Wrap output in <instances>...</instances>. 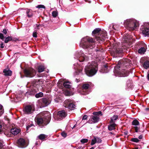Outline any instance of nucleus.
<instances>
[{
    "label": "nucleus",
    "mask_w": 149,
    "mask_h": 149,
    "mask_svg": "<svg viewBox=\"0 0 149 149\" xmlns=\"http://www.w3.org/2000/svg\"><path fill=\"white\" fill-rule=\"evenodd\" d=\"M89 86V85L88 84H84L82 86L83 91H84L85 90L88 89Z\"/></svg>",
    "instance_id": "31"
},
{
    "label": "nucleus",
    "mask_w": 149,
    "mask_h": 149,
    "mask_svg": "<svg viewBox=\"0 0 149 149\" xmlns=\"http://www.w3.org/2000/svg\"><path fill=\"white\" fill-rule=\"evenodd\" d=\"M65 107L70 109H73L75 107V105L73 103L72 100L70 99H67L64 102Z\"/></svg>",
    "instance_id": "11"
},
{
    "label": "nucleus",
    "mask_w": 149,
    "mask_h": 149,
    "mask_svg": "<svg viewBox=\"0 0 149 149\" xmlns=\"http://www.w3.org/2000/svg\"><path fill=\"white\" fill-rule=\"evenodd\" d=\"M96 143V140L95 138V137H94V138L92 139L91 142V145H93L95 144Z\"/></svg>",
    "instance_id": "40"
},
{
    "label": "nucleus",
    "mask_w": 149,
    "mask_h": 149,
    "mask_svg": "<svg viewBox=\"0 0 149 149\" xmlns=\"http://www.w3.org/2000/svg\"><path fill=\"white\" fill-rule=\"evenodd\" d=\"M147 24H148V25H149V24H148V23H147V24H146V25H145V26H147ZM148 26V27H149V26Z\"/></svg>",
    "instance_id": "59"
},
{
    "label": "nucleus",
    "mask_w": 149,
    "mask_h": 149,
    "mask_svg": "<svg viewBox=\"0 0 149 149\" xmlns=\"http://www.w3.org/2000/svg\"><path fill=\"white\" fill-rule=\"evenodd\" d=\"M66 115L67 114L65 111L64 110H62L58 111L56 116H54V117L55 119L60 120L65 118Z\"/></svg>",
    "instance_id": "13"
},
{
    "label": "nucleus",
    "mask_w": 149,
    "mask_h": 149,
    "mask_svg": "<svg viewBox=\"0 0 149 149\" xmlns=\"http://www.w3.org/2000/svg\"><path fill=\"white\" fill-rule=\"evenodd\" d=\"M124 24L130 31L136 29L139 26V22L134 19H127L125 21Z\"/></svg>",
    "instance_id": "5"
},
{
    "label": "nucleus",
    "mask_w": 149,
    "mask_h": 149,
    "mask_svg": "<svg viewBox=\"0 0 149 149\" xmlns=\"http://www.w3.org/2000/svg\"><path fill=\"white\" fill-rule=\"evenodd\" d=\"M50 100L48 99L42 98L38 101L37 105L41 108L47 106L50 104Z\"/></svg>",
    "instance_id": "10"
},
{
    "label": "nucleus",
    "mask_w": 149,
    "mask_h": 149,
    "mask_svg": "<svg viewBox=\"0 0 149 149\" xmlns=\"http://www.w3.org/2000/svg\"><path fill=\"white\" fill-rule=\"evenodd\" d=\"M148 79L149 80V74H148L147 76Z\"/></svg>",
    "instance_id": "56"
},
{
    "label": "nucleus",
    "mask_w": 149,
    "mask_h": 149,
    "mask_svg": "<svg viewBox=\"0 0 149 149\" xmlns=\"http://www.w3.org/2000/svg\"><path fill=\"white\" fill-rule=\"evenodd\" d=\"M114 50L115 51H114V54L115 55L117 54L120 53L123 51L122 49H119L118 48Z\"/></svg>",
    "instance_id": "29"
},
{
    "label": "nucleus",
    "mask_w": 149,
    "mask_h": 149,
    "mask_svg": "<svg viewBox=\"0 0 149 149\" xmlns=\"http://www.w3.org/2000/svg\"><path fill=\"white\" fill-rule=\"evenodd\" d=\"M58 15V12L56 11H54L52 12V15L54 17H56Z\"/></svg>",
    "instance_id": "39"
},
{
    "label": "nucleus",
    "mask_w": 149,
    "mask_h": 149,
    "mask_svg": "<svg viewBox=\"0 0 149 149\" xmlns=\"http://www.w3.org/2000/svg\"><path fill=\"white\" fill-rule=\"evenodd\" d=\"M143 34L145 36L149 35V27L148 26H144L143 28L142 29Z\"/></svg>",
    "instance_id": "18"
},
{
    "label": "nucleus",
    "mask_w": 149,
    "mask_h": 149,
    "mask_svg": "<svg viewBox=\"0 0 149 149\" xmlns=\"http://www.w3.org/2000/svg\"><path fill=\"white\" fill-rule=\"evenodd\" d=\"M132 124L135 126L133 127V128L134 129L135 132H138V130L139 129V127L138 126L139 125V121L136 120H134L132 121Z\"/></svg>",
    "instance_id": "17"
},
{
    "label": "nucleus",
    "mask_w": 149,
    "mask_h": 149,
    "mask_svg": "<svg viewBox=\"0 0 149 149\" xmlns=\"http://www.w3.org/2000/svg\"><path fill=\"white\" fill-rule=\"evenodd\" d=\"M87 118V116L86 115H84L83 117L82 120H86Z\"/></svg>",
    "instance_id": "51"
},
{
    "label": "nucleus",
    "mask_w": 149,
    "mask_h": 149,
    "mask_svg": "<svg viewBox=\"0 0 149 149\" xmlns=\"http://www.w3.org/2000/svg\"><path fill=\"white\" fill-rule=\"evenodd\" d=\"M96 52H98V51H101V50H100V49H96Z\"/></svg>",
    "instance_id": "55"
},
{
    "label": "nucleus",
    "mask_w": 149,
    "mask_h": 149,
    "mask_svg": "<svg viewBox=\"0 0 149 149\" xmlns=\"http://www.w3.org/2000/svg\"><path fill=\"white\" fill-rule=\"evenodd\" d=\"M121 63L120 61H119L118 64L117 66L115 68L114 70V75L116 76L119 77H125L127 76L129 74V72L127 71L123 70L121 72L119 71V69L118 68H120V64Z\"/></svg>",
    "instance_id": "6"
},
{
    "label": "nucleus",
    "mask_w": 149,
    "mask_h": 149,
    "mask_svg": "<svg viewBox=\"0 0 149 149\" xmlns=\"http://www.w3.org/2000/svg\"><path fill=\"white\" fill-rule=\"evenodd\" d=\"M42 27V26L41 25L36 24L35 27V29L36 30H39Z\"/></svg>",
    "instance_id": "44"
},
{
    "label": "nucleus",
    "mask_w": 149,
    "mask_h": 149,
    "mask_svg": "<svg viewBox=\"0 0 149 149\" xmlns=\"http://www.w3.org/2000/svg\"><path fill=\"white\" fill-rule=\"evenodd\" d=\"M116 124L115 123H113L109 125L108 127V129L109 130H112L115 129Z\"/></svg>",
    "instance_id": "26"
},
{
    "label": "nucleus",
    "mask_w": 149,
    "mask_h": 149,
    "mask_svg": "<svg viewBox=\"0 0 149 149\" xmlns=\"http://www.w3.org/2000/svg\"><path fill=\"white\" fill-rule=\"evenodd\" d=\"M20 97V96H18L17 95H15V97H14V95H13L11 96L12 98H13L14 101L16 102L21 100Z\"/></svg>",
    "instance_id": "24"
},
{
    "label": "nucleus",
    "mask_w": 149,
    "mask_h": 149,
    "mask_svg": "<svg viewBox=\"0 0 149 149\" xmlns=\"http://www.w3.org/2000/svg\"><path fill=\"white\" fill-rule=\"evenodd\" d=\"M131 141L132 142L136 143L138 142L139 141V140L138 139L136 138H132L131 139Z\"/></svg>",
    "instance_id": "45"
},
{
    "label": "nucleus",
    "mask_w": 149,
    "mask_h": 149,
    "mask_svg": "<svg viewBox=\"0 0 149 149\" xmlns=\"http://www.w3.org/2000/svg\"><path fill=\"white\" fill-rule=\"evenodd\" d=\"M134 149H138V148H137L136 147V148H134Z\"/></svg>",
    "instance_id": "63"
},
{
    "label": "nucleus",
    "mask_w": 149,
    "mask_h": 149,
    "mask_svg": "<svg viewBox=\"0 0 149 149\" xmlns=\"http://www.w3.org/2000/svg\"><path fill=\"white\" fill-rule=\"evenodd\" d=\"M74 68L76 70V73L77 74H79L82 71V69H81L80 67L79 68H76L74 67Z\"/></svg>",
    "instance_id": "28"
},
{
    "label": "nucleus",
    "mask_w": 149,
    "mask_h": 149,
    "mask_svg": "<svg viewBox=\"0 0 149 149\" xmlns=\"http://www.w3.org/2000/svg\"><path fill=\"white\" fill-rule=\"evenodd\" d=\"M4 113V110L3 106L0 104V117Z\"/></svg>",
    "instance_id": "35"
},
{
    "label": "nucleus",
    "mask_w": 149,
    "mask_h": 149,
    "mask_svg": "<svg viewBox=\"0 0 149 149\" xmlns=\"http://www.w3.org/2000/svg\"><path fill=\"white\" fill-rule=\"evenodd\" d=\"M132 37L130 35L127 34H125L123 39V46H126V47H128L127 46L130 45L132 43Z\"/></svg>",
    "instance_id": "8"
},
{
    "label": "nucleus",
    "mask_w": 149,
    "mask_h": 149,
    "mask_svg": "<svg viewBox=\"0 0 149 149\" xmlns=\"http://www.w3.org/2000/svg\"><path fill=\"white\" fill-rule=\"evenodd\" d=\"M143 136L142 135H140L139 136V139H142Z\"/></svg>",
    "instance_id": "54"
},
{
    "label": "nucleus",
    "mask_w": 149,
    "mask_h": 149,
    "mask_svg": "<svg viewBox=\"0 0 149 149\" xmlns=\"http://www.w3.org/2000/svg\"><path fill=\"white\" fill-rule=\"evenodd\" d=\"M17 144L19 147L24 148L26 147L27 145V143L25 140L22 138L19 139L17 142Z\"/></svg>",
    "instance_id": "14"
},
{
    "label": "nucleus",
    "mask_w": 149,
    "mask_h": 149,
    "mask_svg": "<svg viewBox=\"0 0 149 149\" xmlns=\"http://www.w3.org/2000/svg\"><path fill=\"white\" fill-rule=\"evenodd\" d=\"M95 138L96 140V143H100L102 142V140L101 139L97 137H95Z\"/></svg>",
    "instance_id": "41"
},
{
    "label": "nucleus",
    "mask_w": 149,
    "mask_h": 149,
    "mask_svg": "<svg viewBox=\"0 0 149 149\" xmlns=\"http://www.w3.org/2000/svg\"><path fill=\"white\" fill-rule=\"evenodd\" d=\"M97 64L96 62L88 63L85 68L86 74L90 77L94 75L97 71Z\"/></svg>",
    "instance_id": "3"
},
{
    "label": "nucleus",
    "mask_w": 149,
    "mask_h": 149,
    "mask_svg": "<svg viewBox=\"0 0 149 149\" xmlns=\"http://www.w3.org/2000/svg\"><path fill=\"white\" fill-rule=\"evenodd\" d=\"M43 96V93L42 92H40L36 94L35 96L36 98H39L40 97H42Z\"/></svg>",
    "instance_id": "38"
},
{
    "label": "nucleus",
    "mask_w": 149,
    "mask_h": 149,
    "mask_svg": "<svg viewBox=\"0 0 149 149\" xmlns=\"http://www.w3.org/2000/svg\"><path fill=\"white\" fill-rule=\"evenodd\" d=\"M118 116L117 115L114 116L111 118V123H113L114 121L118 119Z\"/></svg>",
    "instance_id": "36"
},
{
    "label": "nucleus",
    "mask_w": 149,
    "mask_h": 149,
    "mask_svg": "<svg viewBox=\"0 0 149 149\" xmlns=\"http://www.w3.org/2000/svg\"><path fill=\"white\" fill-rule=\"evenodd\" d=\"M26 125L27 131H28V129L29 128L33 126V124L32 122L31 121H28L26 123Z\"/></svg>",
    "instance_id": "23"
},
{
    "label": "nucleus",
    "mask_w": 149,
    "mask_h": 149,
    "mask_svg": "<svg viewBox=\"0 0 149 149\" xmlns=\"http://www.w3.org/2000/svg\"><path fill=\"white\" fill-rule=\"evenodd\" d=\"M88 140L87 139H82L80 141L83 143H86L88 142Z\"/></svg>",
    "instance_id": "43"
},
{
    "label": "nucleus",
    "mask_w": 149,
    "mask_h": 149,
    "mask_svg": "<svg viewBox=\"0 0 149 149\" xmlns=\"http://www.w3.org/2000/svg\"><path fill=\"white\" fill-rule=\"evenodd\" d=\"M0 47L1 48H3L4 47V45L2 42L0 44Z\"/></svg>",
    "instance_id": "53"
},
{
    "label": "nucleus",
    "mask_w": 149,
    "mask_h": 149,
    "mask_svg": "<svg viewBox=\"0 0 149 149\" xmlns=\"http://www.w3.org/2000/svg\"><path fill=\"white\" fill-rule=\"evenodd\" d=\"M95 41L92 38L86 36L82 39L80 46L84 49H92L95 46Z\"/></svg>",
    "instance_id": "4"
},
{
    "label": "nucleus",
    "mask_w": 149,
    "mask_h": 149,
    "mask_svg": "<svg viewBox=\"0 0 149 149\" xmlns=\"http://www.w3.org/2000/svg\"><path fill=\"white\" fill-rule=\"evenodd\" d=\"M34 111V109L33 106L27 105L25 106L23 109V112L26 114H29L32 113Z\"/></svg>",
    "instance_id": "12"
},
{
    "label": "nucleus",
    "mask_w": 149,
    "mask_h": 149,
    "mask_svg": "<svg viewBox=\"0 0 149 149\" xmlns=\"http://www.w3.org/2000/svg\"><path fill=\"white\" fill-rule=\"evenodd\" d=\"M79 81V79H76V81L77 82H78Z\"/></svg>",
    "instance_id": "58"
},
{
    "label": "nucleus",
    "mask_w": 149,
    "mask_h": 149,
    "mask_svg": "<svg viewBox=\"0 0 149 149\" xmlns=\"http://www.w3.org/2000/svg\"><path fill=\"white\" fill-rule=\"evenodd\" d=\"M20 130L19 129L14 128L11 129V133L14 135H17L20 132Z\"/></svg>",
    "instance_id": "19"
},
{
    "label": "nucleus",
    "mask_w": 149,
    "mask_h": 149,
    "mask_svg": "<svg viewBox=\"0 0 149 149\" xmlns=\"http://www.w3.org/2000/svg\"><path fill=\"white\" fill-rule=\"evenodd\" d=\"M36 7L39 9L41 8H43L45 9V6L44 5H38L37 6H36Z\"/></svg>",
    "instance_id": "46"
},
{
    "label": "nucleus",
    "mask_w": 149,
    "mask_h": 149,
    "mask_svg": "<svg viewBox=\"0 0 149 149\" xmlns=\"http://www.w3.org/2000/svg\"><path fill=\"white\" fill-rule=\"evenodd\" d=\"M86 2H87L88 0H85Z\"/></svg>",
    "instance_id": "64"
},
{
    "label": "nucleus",
    "mask_w": 149,
    "mask_h": 149,
    "mask_svg": "<svg viewBox=\"0 0 149 149\" xmlns=\"http://www.w3.org/2000/svg\"><path fill=\"white\" fill-rule=\"evenodd\" d=\"M45 69L44 66L42 65L39 66L38 68V72L40 73L43 72Z\"/></svg>",
    "instance_id": "27"
},
{
    "label": "nucleus",
    "mask_w": 149,
    "mask_h": 149,
    "mask_svg": "<svg viewBox=\"0 0 149 149\" xmlns=\"http://www.w3.org/2000/svg\"><path fill=\"white\" fill-rule=\"evenodd\" d=\"M88 93L87 92H86V93H83V94H84V95H86V94H88Z\"/></svg>",
    "instance_id": "61"
},
{
    "label": "nucleus",
    "mask_w": 149,
    "mask_h": 149,
    "mask_svg": "<svg viewBox=\"0 0 149 149\" xmlns=\"http://www.w3.org/2000/svg\"><path fill=\"white\" fill-rule=\"evenodd\" d=\"M92 34L95 37L96 40L99 43H100L101 41H104L107 39L106 31H102L99 28L95 29L93 31Z\"/></svg>",
    "instance_id": "2"
},
{
    "label": "nucleus",
    "mask_w": 149,
    "mask_h": 149,
    "mask_svg": "<svg viewBox=\"0 0 149 149\" xmlns=\"http://www.w3.org/2000/svg\"><path fill=\"white\" fill-rule=\"evenodd\" d=\"M102 112L101 111H99L98 112H94L93 113V114L94 115H99L101 114Z\"/></svg>",
    "instance_id": "47"
},
{
    "label": "nucleus",
    "mask_w": 149,
    "mask_h": 149,
    "mask_svg": "<svg viewBox=\"0 0 149 149\" xmlns=\"http://www.w3.org/2000/svg\"><path fill=\"white\" fill-rule=\"evenodd\" d=\"M99 117L97 116H92L91 117L88 122L91 124L97 123L99 121Z\"/></svg>",
    "instance_id": "16"
},
{
    "label": "nucleus",
    "mask_w": 149,
    "mask_h": 149,
    "mask_svg": "<svg viewBox=\"0 0 149 149\" xmlns=\"http://www.w3.org/2000/svg\"><path fill=\"white\" fill-rule=\"evenodd\" d=\"M67 134L64 132H63L61 133V135L64 138H65Z\"/></svg>",
    "instance_id": "49"
},
{
    "label": "nucleus",
    "mask_w": 149,
    "mask_h": 149,
    "mask_svg": "<svg viewBox=\"0 0 149 149\" xmlns=\"http://www.w3.org/2000/svg\"><path fill=\"white\" fill-rule=\"evenodd\" d=\"M90 149H94V148L93 147H92Z\"/></svg>",
    "instance_id": "62"
},
{
    "label": "nucleus",
    "mask_w": 149,
    "mask_h": 149,
    "mask_svg": "<svg viewBox=\"0 0 149 149\" xmlns=\"http://www.w3.org/2000/svg\"><path fill=\"white\" fill-rule=\"evenodd\" d=\"M26 14L28 17H31L33 15V11L31 9H28L26 11Z\"/></svg>",
    "instance_id": "22"
},
{
    "label": "nucleus",
    "mask_w": 149,
    "mask_h": 149,
    "mask_svg": "<svg viewBox=\"0 0 149 149\" xmlns=\"http://www.w3.org/2000/svg\"><path fill=\"white\" fill-rule=\"evenodd\" d=\"M12 40V37L8 36L6 38L5 40V42L6 43H8L9 41H11Z\"/></svg>",
    "instance_id": "37"
},
{
    "label": "nucleus",
    "mask_w": 149,
    "mask_h": 149,
    "mask_svg": "<svg viewBox=\"0 0 149 149\" xmlns=\"http://www.w3.org/2000/svg\"><path fill=\"white\" fill-rule=\"evenodd\" d=\"M116 25H115L113 24L111 25L109 27L110 31L111 32V31H113V32L117 30V28L116 27Z\"/></svg>",
    "instance_id": "25"
},
{
    "label": "nucleus",
    "mask_w": 149,
    "mask_h": 149,
    "mask_svg": "<svg viewBox=\"0 0 149 149\" xmlns=\"http://www.w3.org/2000/svg\"><path fill=\"white\" fill-rule=\"evenodd\" d=\"M144 67L146 69L149 68V61H146L144 63Z\"/></svg>",
    "instance_id": "34"
},
{
    "label": "nucleus",
    "mask_w": 149,
    "mask_h": 149,
    "mask_svg": "<svg viewBox=\"0 0 149 149\" xmlns=\"http://www.w3.org/2000/svg\"><path fill=\"white\" fill-rule=\"evenodd\" d=\"M77 58H79V61L80 62H83L84 60L87 61L88 59V57L83 53L81 51L80 52V53H79V55Z\"/></svg>",
    "instance_id": "15"
},
{
    "label": "nucleus",
    "mask_w": 149,
    "mask_h": 149,
    "mask_svg": "<svg viewBox=\"0 0 149 149\" xmlns=\"http://www.w3.org/2000/svg\"><path fill=\"white\" fill-rule=\"evenodd\" d=\"M3 126V122L2 120H0V132L2 130V127Z\"/></svg>",
    "instance_id": "42"
},
{
    "label": "nucleus",
    "mask_w": 149,
    "mask_h": 149,
    "mask_svg": "<svg viewBox=\"0 0 149 149\" xmlns=\"http://www.w3.org/2000/svg\"><path fill=\"white\" fill-rule=\"evenodd\" d=\"M0 149H12L11 148L9 147H6L3 145L2 143L0 142Z\"/></svg>",
    "instance_id": "30"
},
{
    "label": "nucleus",
    "mask_w": 149,
    "mask_h": 149,
    "mask_svg": "<svg viewBox=\"0 0 149 149\" xmlns=\"http://www.w3.org/2000/svg\"><path fill=\"white\" fill-rule=\"evenodd\" d=\"M2 32L3 33L5 34H6L7 33V31L6 29H3V30Z\"/></svg>",
    "instance_id": "52"
},
{
    "label": "nucleus",
    "mask_w": 149,
    "mask_h": 149,
    "mask_svg": "<svg viewBox=\"0 0 149 149\" xmlns=\"http://www.w3.org/2000/svg\"><path fill=\"white\" fill-rule=\"evenodd\" d=\"M63 86L66 88H70V85L69 84V82H65L63 83Z\"/></svg>",
    "instance_id": "33"
},
{
    "label": "nucleus",
    "mask_w": 149,
    "mask_h": 149,
    "mask_svg": "<svg viewBox=\"0 0 149 149\" xmlns=\"http://www.w3.org/2000/svg\"><path fill=\"white\" fill-rule=\"evenodd\" d=\"M146 111L149 110V108H146Z\"/></svg>",
    "instance_id": "57"
},
{
    "label": "nucleus",
    "mask_w": 149,
    "mask_h": 149,
    "mask_svg": "<svg viewBox=\"0 0 149 149\" xmlns=\"http://www.w3.org/2000/svg\"><path fill=\"white\" fill-rule=\"evenodd\" d=\"M40 118H38L37 120L38 125L42 127L49 123L51 118L50 113L48 111H45L39 115Z\"/></svg>",
    "instance_id": "1"
},
{
    "label": "nucleus",
    "mask_w": 149,
    "mask_h": 149,
    "mask_svg": "<svg viewBox=\"0 0 149 149\" xmlns=\"http://www.w3.org/2000/svg\"><path fill=\"white\" fill-rule=\"evenodd\" d=\"M75 127H76V124L72 128V129H73Z\"/></svg>",
    "instance_id": "60"
},
{
    "label": "nucleus",
    "mask_w": 149,
    "mask_h": 149,
    "mask_svg": "<svg viewBox=\"0 0 149 149\" xmlns=\"http://www.w3.org/2000/svg\"><path fill=\"white\" fill-rule=\"evenodd\" d=\"M4 74L6 76H10L12 74V71L9 69H6L3 70Z\"/></svg>",
    "instance_id": "20"
},
{
    "label": "nucleus",
    "mask_w": 149,
    "mask_h": 149,
    "mask_svg": "<svg viewBox=\"0 0 149 149\" xmlns=\"http://www.w3.org/2000/svg\"><path fill=\"white\" fill-rule=\"evenodd\" d=\"M37 33L36 31H34L33 34V37L34 38H36L37 37Z\"/></svg>",
    "instance_id": "48"
},
{
    "label": "nucleus",
    "mask_w": 149,
    "mask_h": 149,
    "mask_svg": "<svg viewBox=\"0 0 149 149\" xmlns=\"http://www.w3.org/2000/svg\"><path fill=\"white\" fill-rule=\"evenodd\" d=\"M0 38L3 40H4V36L3 35L2 33H0Z\"/></svg>",
    "instance_id": "50"
},
{
    "label": "nucleus",
    "mask_w": 149,
    "mask_h": 149,
    "mask_svg": "<svg viewBox=\"0 0 149 149\" xmlns=\"http://www.w3.org/2000/svg\"><path fill=\"white\" fill-rule=\"evenodd\" d=\"M47 136L44 134H41L38 136L40 140L44 139H45L47 138Z\"/></svg>",
    "instance_id": "32"
},
{
    "label": "nucleus",
    "mask_w": 149,
    "mask_h": 149,
    "mask_svg": "<svg viewBox=\"0 0 149 149\" xmlns=\"http://www.w3.org/2000/svg\"><path fill=\"white\" fill-rule=\"evenodd\" d=\"M38 82H33L31 85L29 84H28L30 86L29 88L28 89L27 92L26 93V95L28 96L29 95H33L35 94L38 91V85L37 84Z\"/></svg>",
    "instance_id": "7"
},
{
    "label": "nucleus",
    "mask_w": 149,
    "mask_h": 149,
    "mask_svg": "<svg viewBox=\"0 0 149 149\" xmlns=\"http://www.w3.org/2000/svg\"><path fill=\"white\" fill-rule=\"evenodd\" d=\"M144 45V46L143 47H141L138 50V52L141 54H144L146 51V45L145 44Z\"/></svg>",
    "instance_id": "21"
},
{
    "label": "nucleus",
    "mask_w": 149,
    "mask_h": 149,
    "mask_svg": "<svg viewBox=\"0 0 149 149\" xmlns=\"http://www.w3.org/2000/svg\"><path fill=\"white\" fill-rule=\"evenodd\" d=\"M25 75L28 77H32L34 76L36 74L35 70L32 68H28L25 69L24 70Z\"/></svg>",
    "instance_id": "9"
}]
</instances>
